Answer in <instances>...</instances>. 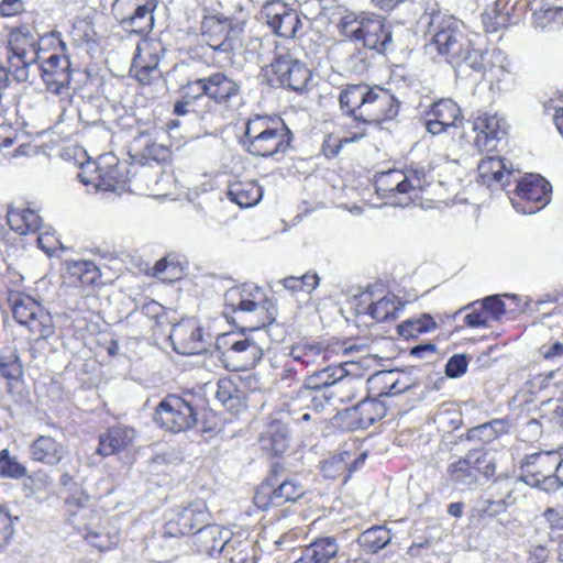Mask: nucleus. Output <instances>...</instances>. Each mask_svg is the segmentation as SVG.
<instances>
[{"label":"nucleus","instance_id":"nucleus-1","mask_svg":"<svg viewBox=\"0 0 563 563\" xmlns=\"http://www.w3.org/2000/svg\"><path fill=\"white\" fill-rule=\"evenodd\" d=\"M148 176V169L136 167L126 162H119L118 158L107 153L100 155L97 161H86L79 164L77 178L85 186H91L95 190L102 191H133L148 196L161 194L150 185L144 188L143 180Z\"/></svg>","mask_w":563,"mask_h":563},{"label":"nucleus","instance_id":"nucleus-2","mask_svg":"<svg viewBox=\"0 0 563 563\" xmlns=\"http://www.w3.org/2000/svg\"><path fill=\"white\" fill-rule=\"evenodd\" d=\"M340 107L363 124H379L398 113L395 97L382 87L366 84L347 85L340 93Z\"/></svg>","mask_w":563,"mask_h":563},{"label":"nucleus","instance_id":"nucleus-3","mask_svg":"<svg viewBox=\"0 0 563 563\" xmlns=\"http://www.w3.org/2000/svg\"><path fill=\"white\" fill-rule=\"evenodd\" d=\"M431 181L430 173L424 168L408 170L390 169L376 176L375 188L387 203L399 207L416 205L421 191Z\"/></svg>","mask_w":563,"mask_h":563},{"label":"nucleus","instance_id":"nucleus-4","mask_svg":"<svg viewBox=\"0 0 563 563\" xmlns=\"http://www.w3.org/2000/svg\"><path fill=\"white\" fill-rule=\"evenodd\" d=\"M338 27L344 36L379 53L387 51L391 44L390 25L376 14L347 12L341 18Z\"/></svg>","mask_w":563,"mask_h":563},{"label":"nucleus","instance_id":"nucleus-5","mask_svg":"<svg viewBox=\"0 0 563 563\" xmlns=\"http://www.w3.org/2000/svg\"><path fill=\"white\" fill-rule=\"evenodd\" d=\"M289 130L279 120L255 115L246 122L243 146L253 155L272 156L289 146Z\"/></svg>","mask_w":563,"mask_h":563},{"label":"nucleus","instance_id":"nucleus-6","mask_svg":"<svg viewBox=\"0 0 563 563\" xmlns=\"http://www.w3.org/2000/svg\"><path fill=\"white\" fill-rule=\"evenodd\" d=\"M428 23V33L432 37L430 47L446 56L448 63L453 67H461V56L468 42L464 35L463 23L440 12L431 14Z\"/></svg>","mask_w":563,"mask_h":563},{"label":"nucleus","instance_id":"nucleus-7","mask_svg":"<svg viewBox=\"0 0 563 563\" xmlns=\"http://www.w3.org/2000/svg\"><path fill=\"white\" fill-rule=\"evenodd\" d=\"M9 302L16 322L26 327L33 335L47 339L54 334L55 325L51 313L33 297L14 292L10 295Z\"/></svg>","mask_w":563,"mask_h":563},{"label":"nucleus","instance_id":"nucleus-8","mask_svg":"<svg viewBox=\"0 0 563 563\" xmlns=\"http://www.w3.org/2000/svg\"><path fill=\"white\" fill-rule=\"evenodd\" d=\"M495 471L494 460L486 453L474 450L449 465L448 478L456 489L467 490L476 486L479 475L488 478Z\"/></svg>","mask_w":563,"mask_h":563},{"label":"nucleus","instance_id":"nucleus-9","mask_svg":"<svg viewBox=\"0 0 563 563\" xmlns=\"http://www.w3.org/2000/svg\"><path fill=\"white\" fill-rule=\"evenodd\" d=\"M556 451H541L525 456L520 470L521 479L529 486L540 487L543 490L553 489L558 485Z\"/></svg>","mask_w":563,"mask_h":563},{"label":"nucleus","instance_id":"nucleus-10","mask_svg":"<svg viewBox=\"0 0 563 563\" xmlns=\"http://www.w3.org/2000/svg\"><path fill=\"white\" fill-rule=\"evenodd\" d=\"M550 183L540 175L530 174L517 185L512 207L520 213L533 214L545 207L551 197Z\"/></svg>","mask_w":563,"mask_h":563},{"label":"nucleus","instance_id":"nucleus-11","mask_svg":"<svg viewBox=\"0 0 563 563\" xmlns=\"http://www.w3.org/2000/svg\"><path fill=\"white\" fill-rule=\"evenodd\" d=\"M154 420L161 428L177 433L192 428L197 413L181 397L169 395L158 404Z\"/></svg>","mask_w":563,"mask_h":563},{"label":"nucleus","instance_id":"nucleus-12","mask_svg":"<svg viewBox=\"0 0 563 563\" xmlns=\"http://www.w3.org/2000/svg\"><path fill=\"white\" fill-rule=\"evenodd\" d=\"M165 533L170 537L189 534L201 528L209 519L207 505L197 499L187 506L174 508L166 517Z\"/></svg>","mask_w":563,"mask_h":563},{"label":"nucleus","instance_id":"nucleus-13","mask_svg":"<svg viewBox=\"0 0 563 563\" xmlns=\"http://www.w3.org/2000/svg\"><path fill=\"white\" fill-rule=\"evenodd\" d=\"M163 45L159 41L143 38L133 57L131 73L143 85H148L161 76L158 69Z\"/></svg>","mask_w":563,"mask_h":563},{"label":"nucleus","instance_id":"nucleus-14","mask_svg":"<svg viewBox=\"0 0 563 563\" xmlns=\"http://www.w3.org/2000/svg\"><path fill=\"white\" fill-rule=\"evenodd\" d=\"M225 307L230 308L233 313L256 316L263 314L266 310V296L262 288L245 284L232 287L224 294Z\"/></svg>","mask_w":563,"mask_h":563},{"label":"nucleus","instance_id":"nucleus-15","mask_svg":"<svg viewBox=\"0 0 563 563\" xmlns=\"http://www.w3.org/2000/svg\"><path fill=\"white\" fill-rule=\"evenodd\" d=\"M262 15L269 27L282 37H294L301 25L297 11L280 0L266 1Z\"/></svg>","mask_w":563,"mask_h":563},{"label":"nucleus","instance_id":"nucleus-16","mask_svg":"<svg viewBox=\"0 0 563 563\" xmlns=\"http://www.w3.org/2000/svg\"><path fill=\"white\" fill-rule=\"evenodd\" d=\"M174 350L184 355L199 354L207 349L202 329L195 318L184 319L173 327L169 334Z\"/></svg>","mask_w":563,"mask_h":563},{"label":"nucleus","instance_id":"nucleus-17","mask_svg":"<svg viewBox=\"0 0 563 563\" xmlns=\"http://www.w3.org/2000/svg\"><path fill=\"white\" fill-rule=\"evenodd\" d=\"M506 120L497 113H483L473 121L476 133L474 144L479 151L490 152L496 148L498 141L507 133Z\"/></svg>","mask_w":563,"mask_h":563},{"label":"nucleus","instance_id":"nucleus-18","mask_svg":"<svg viewBox=\"0 0 563 563\" xmlns=\"http://www.w3.org/2000/svg\"><path fill=\"white\" fill-rule=\"evenodd\" d=\"M41 77L53 93L62 95L68 89L71 78L70 62L64 54H52L38 66Z\"/></svg>","mask_w":563,"mask_h":563},{"label":"nucleus","instance_id":"nucleus-19","mask_svg":"<svg viewBox=\"0 0 563 563\" xmlns=\"http://www.w3.org/2000/svg\"><path fill=\"white\" fill-rule=\"evenodd\" d=\"M462 119L461 109L452 99H440L426 112V130L432 135L446 133Z\"/></svg>","mask_w":563,"mask_h":563},{"label":"nucleus","instance_id":"nucleus-20","mask_svg":"<svg viewBox=\"0 0 563 563\" xmlns=\"http://www.w3.org/2000/svg\"><path fill=\"white\" fill-rule=\"evenodd\" d=\"M272 70L282 86L294 91H302L311 77L305 64L289 56L278 57L272 64Z\"/></svg>","mask_w":563,"mask_h":563},{"label":"nucleus","instance_id":"nucleus-21","mask_svg":"<svg viewBox=\"0 0 563 563\" xmlns=\"http://www.w3.org/2000/svg\"><path fill=\"white\" fill-rule=\"evenodd\" d=\"M202 36L216 53L223 55L221 60H230L234 49L233 38L230 36V27L227 21L217 16H206L201 24Z\"/></svg>","mask_w":563,"mask_h":563},{"label":"nucleus","instance_id":"nucleus-22","mask_svg":"<svg viewBox=\"0 0 563 563\" xmlns=\"http://www.w3.org/2000/svg\"><path fill=\"white\" fill-rule=\"evenodd\" d=\"M60 438V431L55 435H40L30 445L32 459L51 466L58 464L68 452L67 445Z\"/></svg>","mask_w":563,"mask_h":563},{"label":"nucleus","instance_id":"nucleus-23","mask_svg":"<svg viewBox=\"0 0 563 563\" xmlns=\"http://www.w3.org/2000/svg\"><path fill=\"white\" fill-rule=\"evenodd\" d=\"M334 398L330 390L316 391L313 389L300 388L290 401L284 402V409L291 416L299 415L302 409L312 410L318 416L325 405Z\"/></svg>","mask_w":563,"mask_h":563},{"label":"nucleus","instance_id":"nucleus-24","mask_svg":"<svg viewBox=\"0 0 563 563\" xmlns=\"http://www.w3.org/2000/svg\"><path fill=\"white\" fill-rule=\"evenodd\" d=\"M136 438V431L128 426L117 424L100 435L97 453L109 456L130 448Z\"/></svg>","mask_w":563,"mask_h":563},{"label":"nucleus","instance_id":"nucleus-25","mask_svg":"<svg viewBox=\"0 0 563 563\" xmlns=\"http://www.w3.org/2000/svg\"><path fill=\"white\" fill-rule=\"evenodd\" d=\"M231 531L218 525H207V522L197 530L195 542L200 551L210 555L220 553L231 539Z\"/></svg>","mask_w":563,"mask_h":563},{"label":"nucleus","instance_id":"nucleus-26","mask_svg":"<svg viewBox=\"0 0 563 563\" xmlns=\"http://www.w3.org/2000/svg\"><path fill=\"white\" fill-rule=\"evenodd\" d=\"M133 12L123 18L120 23L129 32L132 33H146L154 26V10L157 7L156 0H146L145 3L134 1Z\"/></svg>","mask_w":563,"mask_h":563},{"label":"nucleus","instance_id":"nucleus-27","mask_svg":"<svg viewBox=\"0 0 563 563\" xmlns=\"http://www.w3.org/2000/svg\"><path fill=\"white\" fill-rule=\"evenodd\" d=\"M344 367L347 369V373L335 382V385L330 393L334 394V398H338L341 402H349L352 401L357 396L358 391L364 388V380L357 374V363L345 362Z\"/></svg>","mask_w":563,"mask_h":563},{"label":"nucleus","instance_id":"nucleus-28","mask_svg":"<svg viewBox=\"0 0 563 563\" xmlns=\"http://www.w3.org/2000/svg\"><path fill=\"white\" fill-rule=\"evenodd\" d=\"M263 450L280 455L287 451L290 443V434L287 426L278 420L269 422L260 438Z\"/></svg>","mask_w":563,"mask_h":563},{"label":"nucleus","instance_id":"nucleus-29","mask_svg":"<svg viewBox=\"0 0 563 563\" xmlns=\"http://www.w3.org/2000/svg\"><path fill=\"white\" fill-rule=\"evenodd\" d=\"M339 552L336 540L332 537L317 539L301 553L294 563H329Z\"/></svg>","mask_w":563,"mask_h":563},{"label":"nucleus","instance_id":"nucleus-30","mask_svg":"<svg viewBox=\"0 0 563 563\" xmlns=\"http://www.w3.org/2000/svg\"><path fill=\"white\" fill-rule=\"evenodd\" d=\"M478 176L481 183L488 188L504 187L510 172L503 158L488 156L479 162Z\"/></svg>","mask_w":563,"mask_h":563},{"label":"nucleus","instance_id":"nucleus-31","mask_svg":"<svg viewBox=\"0 0 563 563\" xmlns=\"http://www.w3.org/2000/svg\"><path fill=\"white\" fill-rule=\"evenodd\" d=\"M263 194V188L255 180H241L230 185L228 197L241 208H251L261 201Z\"/></svg>","mask_w":563,"mask_h":563},{"label":"nucleus","instance_id":"nucleus-32","mask_svg":"<svg viewBox=\"0 0 563 563\" xmlns=\"http://www.w3.org/2000/svg\"><path fill=\"white\" fill-rule=\"evenodd\" d=\"M206 78L207 97L222 103L239 93V85L223 73H214Z\"/></svg>","mask_w":563,"mask_h":563},{"label":"nucleus","instance_id":"nucleus-33","mask_svg":"<svg viewBox=\"0 0 563 563\" xmlns=\"http://www.w3.org/2000/svg\"><path fill=\"white\" fill-rule=\"evenodd\" d=\"M10 47L13 57L18 58L24 66H29L42 58L36 48L34 36L27 32H14L10 37Z\"/></svg>","mask_w":563,"mask_h":563},{"label":"nucleus","instance_id":"nucleus-34","mask_svg":"<svg viewBox=\"0 0 563 563\" xmlns=\"http://www.w3.org/2000/svg\"><path fill=\"white\" fill-rule=\"evenodd\" d=\"M7 220L10 228L21 235L36 232L41 224V217L30 208H9Z\"/></svg>","mask_w":563,"mask_h":563},{"label":"nucleus","instance_id":"nucleus-35","mask_svg":"<svg viewBox=\"0 0 563 563\" xmlns=\"http://www.w3.org/2000/svg\"><path fill=\"white\" fill-rule=\"evenodd\" d=\"M347 373L344 363L333 366H328L321 371H317L309 375L300 388L313 389L316 391L330 390L335 385V382Z\"/></svg>","mask_w":563,"mask_h":563},{"label":"nucleus","instance_id":"nucleus-36","mask_svg":"<svg viewBox=\"0 0 563 563\" xmlns=\"http://www.w3.org/2000/svg\"><path fill=\"white\" fill-rule=\"evenodd\" d=\"M229 352L231 353V357H234L239 362L238 368L255 366L263 355L261 346L251 339L233 342Z\"/></svg>","mask_w":563,"mask_h":563},{"label":"nucleus","instance_id":"nucleus-37","mask_svg":"<svg viewBox=\"0 0 563 563\" xmlns=\"http://www.w3.org/2000/svg\"><path fill=\"white\" fill-rule=\"evenodd\" d=\"M288 355L295 362L309 367L324 363L327 350L319 343H298L290 347Z\"/></svg>","mask_w":563,"mask_h":563},{"label":"nucleus","instance_id":"nucleus-38","mask_svg":"<svg viewBox=\"0 0 563 563\" xmlns=\"http://www.w3.org/2000/svg\"><path fill=\"white\" fill-rule=\"evenodd\" d=\"M402 308L404 303L394 294H387L372 302L367 310L375 320L384 322L397 318Z\"/></svg>","mask_w":563,"mask_h":563},{"label":"nucleus","instance_id":"nucleus-39","mask_svg":"<svg viewBox=\"0 0 563 563\" xmlns=\"http://www.w3.org/2000/svg\"><path fill=\"white\" fill-rule=\"evenodd\" d=\"M306 494V487L297 478H290L283 482L271 494V503L282 505L285 503H295Z\"/></svg>","mask_w":563,"mask_h":563},{"label":"nucleus","instance_id":"nucleus-40","mask_svg":"<svg viewBox=\"0 0 563 563\" xmlns=\"http://www.w3.org/2000/svg\"><path fill=\"white\" fill-rule=\"evenodd\" d=\"M437 327L435 321L429 314H422L417 318H410L398 325V333L405 339L417 338L422 333H428Z\"/></svg>","mask_w":563,"mask_h":563},{"label":"nucleus","instance_id":"nucleus-41","mask_svg":"<svg viewBox=\"0 0 563 563\" xmlns=\"http://www.w3.org/2000/svg\"><path fill=\"white\" fill-rule=\"evenodd\" d=\"M66 268L68 274L82 285L91 284L98 277V268L91 261H67Z\"/></svg>","mask_w":563,"mask_h":563},{"label":"nucleus","instance_id":"nucleus-42","mask_svg":"<svg viewBox=\"0 0 563 563\" xmlns=\"http://www.w3.org/2000/svg\"><path fill=\"white\" fill-rule=\"evenodd\" d=\"M391 540L390 532L384 527H372L360 537V543L371 552L385 548Z\"/></svg>","mask_w":563,"mask_h":563},{"label":"nucleus","instance_id":"nucleus-43","mask_svg":"<svg viewBox=\"0 0 563 563\" xmlns=\"http://www.w3.org/2000/svg\"><path fill=\"white\" fill-rule=\"evenodd\" d=\"M350 462L351 457L347 452L332 455L323 462L321 472L324 477L332 479L344 476V482H346L347 475L345 473Z\"/></svg>","mask_w":563,"mask_h":563},{"label":"nucleus","instance_id":"nucleus-44","mask_svg":"<svg viewBox=\"0 0 563 563\" xmlns=\"http://www.w3.org/2000/svg\"><path fill=\"white\" fill-rule=\"evenodd\" d=\"M320 278L316 273H307L301 277L288 276L284 278L280 283L283 286L292 291H303L310 294L313 289H316L319 285Z\"/></svg>","mask_w":563,"mask_h":563},{"label":"nucleus","instance_id":"nucleus-45","mask_svg":"<svg viewBox=\"0 0 563 563\" xmlns=\"http://www.w3.org/2000/svg\"><path fill=\"white\" fill-rule=\"evenodd\" d=\"M365 135L364 128H357L353 132H349L341 137L329 135L323 143V152L325 155H336L342 146L347 143L358 142Z\"/></svg>","mask_w":563,"mask_h":563},{"label":"nucleus","instance_id":"nucleus-46","mask_svg":"<svg viewBox=\"0 0 563 563\" xmlns=\"http://www.w3.org/2000/svg\"><path fill=\"white\" fill-rule=\"evenodd\" d=\"M217 399L228 409H233L240 404L239 390L230 378H221L217 384Z\"/></svg>","mask_w":563,"mask_h":563},{"label":"nucleus","instance_id":"nucleus-47","mask_svg":"<svg viewBox=\"0 0 563 563\" xmlns=\"http://www.w3.org/2000/svg\"><path fill=\"white\" fill-rule=\"evenodd\" d=\"M0 373L9 382H18L23 376V366L15 352L0 356Z\"/></svg>","mask_w":563,"mask_h":563},{"label":"nucleus","instance_id":"nucleus-48","mask_svg":"<svg viewBox=\"0 0 563 563\" xmlns=\"http://www.w3.org/2000/svg\"><path fill=\"white\" fill-rule=\"evenodd\" d=\"M487 52H482L478 49H471L470 42L465 46L464 52L461 56V66L465 64L470 68L476 71H484L485 74H493L494 68L487 69L485 65Z\"/></svg>","mask_w":563,"mask_h":563},{"label":"nucleus","instance_id":"nucleus-49","mask_svg":"<svg viewBox=\"0 0 563 563\" xmlns=\"http://www.w3.org/2000/svg\"><path fill=\"white\" fill-rule=\"evenodd\" d=\"M36 232L37 246L48 256H53L62 247V243L52 228L40 224V229Z\"/></svg>","mask_w":563,"mask_h":563},{"label":"nucleus","instance_id":"nucleus-50","mask_svg":"<svg viewBox=\"0 0 563 563\" xmlns=\"http://www.w3.org/2000/svg\"><path fill=\"white\" fill-rule=\"evenodd\" d=\"M357 409L360 410L362 421L368 424L382 419L386 412L385 406L376 399L362 400Z\"/></svg>","mask_w":563,"mask_h":563},{"label":"nucleus","instance_id":"nucleus-51","mask_svg":"<svg viewBox=\"0 0 563 563\" xmlns=\"http://www.w3.org/2000/svg\"><path fill=\"white\" fill-rule=\"evenodd\" d=\"M371 385H384L382 389L378 391V395H396L404 390L397 386V382L394 379L393 372H379L372 375L367 380Z\"/></svg>","mask_w":563,"mask_h":563},{"label":"nucleus","instance_id":"nucleus-52","mask_svg":"<svg viewBox=\"0 0 563 563\" xmlns=\"http://www.w3.org/2000/svg\"><path fill=\"white\" fill-rule=\"evenodd\" d=\"M533 22L542 29L552 23L563 24V7H551L536 11L533 13Z\"/></svg>","mask_w":563,"mask_h":563},{"label":"nucleus","instance_id":"nucleus-53","mask_svg":"<svg viewBox=\"0 0 563 563\" xmlns=\"http://www.w3.org/2000/svg\"><path fill=\"white\" fill-rule=\"evenodd\" d=\"M153 273L155 277L164 282H173L180 278L181 269L177 263L165 257L156 262Z\"/></svg>","mask_w":563,"mask_h":563},{"label":"nucleus","instance_id":"nucleus-54","mask_svg":"<svg viewBox=\"0 0 563 563\" xmlns=\"http://www.w3.org/2000/svg\"><path fill=\"white\" fill-rule=\"evenodd\" d=\"M25 474V467L9 456L8 450L0 451V476L19 478Z\"/></svg>","mask_w":563,"mask_h":563},{"label":"nucleus","instance_id":"nucleus-55","mask_svg":"<svg viewBox=\"0 0 563 563\" xmlns=\"http://www.w3.org/2000/svg\"><path fill=\"white\" fill-rule=\"evenodd\" d=\"M501 0L495 2L493 9L485 11L483 23L488 32H496L507 22V16L500 13Z\"/></svg>","mask_w":563,"mask_h":563},{"label":"nucleus","instance_id":"nucleus-56","mask_svg":"<svg viewBox=\"0 0 563 563\" xmlns=\"http://www.w3.org/2000/svg\"><path fill=\"white\" fill-rule=\"evenodd\" d=\"M14 533L13 520L7 510L0 507V551L11 541Z\"/></svg>","mask_w":563,"mask_h":563},{"label":"nucleus","instance_id":"nucleus-57","mask_svg":"<svg viewBox=\"0 0 563 563\" xmlns=\"http://www.w3.org/2000/svg\"><path fill=\"white\" fill-rule=\"evenodd\" d=\"M207 96L206 78H199L183 87V98L192 104L200 98Z\"/></svg>","mask_w":563,"mask_h":563},{"label":"nucleus","instance_id":"nucleus-58","mask_svg":"<svg viewBox=\"0 0 563 563\" xmlns=\"http://www.w3.org/2000/svg\"><path fill=\"white\" fill-rule=\"evenodd\" d=\"M481 307L485 309L490 321H496L505 313V303L498 296H490L481 302Z\"/></svg>","mask_w":563,"mask_h":563},{"label":"nucleus","instance_id":"nucleus-59","mask_svg":"<svg viewBox=\"0 0 563 563\" xmlns=\"http://www.w3.org/2000/svg\"><path fill=\"white\" fill-rule=\"evenodd\" d=\"M467 369V360L465 355H454L452 356L446 365L445 373L451 378H456L462 376Z\"/></svg>","mask_w":563,"mask_h":563},{"label":"nucleus","instance_id":"nucleus-60","mask_svg":"<svg viewBox=\"0 0 563 563\" xmlns=\"http://www.w3.org/2000/svg\"><path fill=\"white\" fill-rule=\"evenodd\" d=\"M544 518L551 531L558 533L563 532V508H548L544 511Z\"/></svg>","mask_w":563,"mask_h":563},{"label":"nucleus","instance_id":"nucleus-61","mask_svg":"<svg viewBox=\"0 0 563 563\" xmlns=\"http://www.w3.org/2000/svg\"><path fill=\"white\" fill-rule=\"evenodd\" d=\"M464 321L468 327H488L490 319L486 314L485 309L479 306V309H474L472 312L464 317Z\"/></svg>","mask_w":563,"mask_h":563},{"label":"nucleus","instance_id":"nucleus-62","mask_svg":"<svg viewBox=\"0 0 563 563\" xmlns=\"http://www.w3.org/2000/svg\"><path fill=\"white\" fill-rule=\"evenodd\" d=\"M21 1L20 0H2L0 4V12L4 16H11L18 13L21 10Z\"/></svg>","mask_w":563,"mask_h":563},{"label":"nucleus","instance_id":"nucleus-63","mask_svg":"<svg viewBox=\"0 0 563 563\" xmlns=\"http://www.w3.org/2000/svg\"><path fill=\"white\" fill-rule=\"evenodd\" d=\"M549 556V550L544 545H537L530 553V563H545Z\"/></svg>","mask_w":563,"mask_h":563},{"label":"nucleus","instance_id":"nucleus-64","mask_svg":"<svg viewBox=\"0 0 563 563\" xmlns=\"http://www.w3.org/2000/svg\"><path fill=\"white\" fill-rule=\"evenodd\" d=\"M542 355L545 358H554L563 355V343L554 342L553 344L547 346L543 345L541 349Z\"/></svg>","mask_w":563,"mask_h":563}]
</instances>
